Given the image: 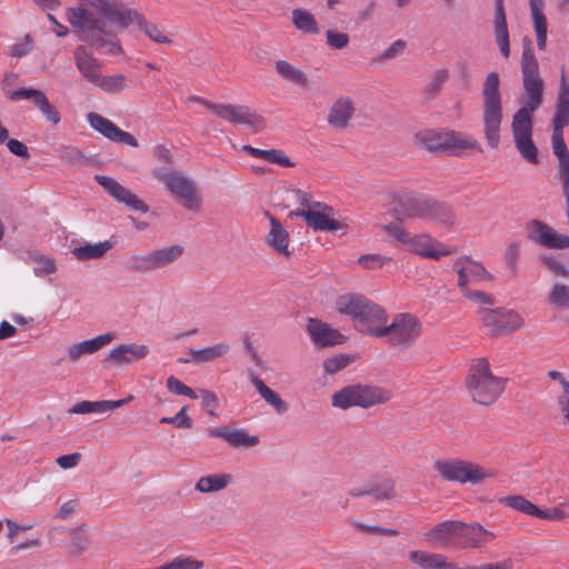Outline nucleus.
I'll use <instances>...</instances> for the list:
<instances>
[{"mask_svg":"<svg viewBox=\"0 0 569 569\" xmlns=\"http://www.w3.org/2000/svg\"><path fill=\"white\" fill-rule=\"evenodd\" d=\"M98 13L79 7L69 8L68 21L81 41L100 54L119 56L123 49L116 29L129 18L130 7L122 0H88Z\"/></svg>","mask_w":569,"mask_h":569,"instance_id":"obj_1","label":"nucleus"},{"mask_svg":"<svg viewBox=\"0 0 569 569\" xmlns=\"http://www.w3.org/2000/svg\"><path fill=\"white\" fill-rule=\"evenodd\" d=\"M336 307L340 313L349 316L357 322L361 330L376 338H379L388 321L386 310L361 295L340 296L336 301Z\"/></svg>","mask_w":569,"mask_h":569,"instance_id":"obj_2","label":"nucleus"},{"mask_svg":"<svg viewBox=\"0 0 569 569\" xmlns=\"http://www.w3.org/2000/svg\"><path fill=\"white\" fill-rule=\"evenodd\" d=\"M466 389L473 402L491 406L502 395L505 380L492 373L487 358H477L469 367Z\"/></svg>","mask_w":569,"mask_h":569,"instance_id":"obj_3","label":"nucleus"},{"mask_svg":"<svg viewBox=\"0 0 569 569\" xmlns=\"http://www.w3.org/2000/svg\"><path fill=\"white\" fill-rule=\"evenodd\" d=\"M481 97L483 134L489 147L495 149L500 143V126L503 117L498 72L492 71L487 74L482 83Z\"/></svg>","mask_w":569,"mask_h":569,"instance_id":"obj_4","label":"nucleus"},{"mask_svg":"<svg viewBox=\"0 0 569 569\" xmlns=\"http://www.w3.org/2000/svg\"><path fill=\"white\" fill-rule=\"evenodd\" d=\"M392 391L379 386L349 385L332 395L333 407L347 410L351 407L370 408L392 399Z\"/></svg>","mask_w":569,"mask_h":569,"instance_id":"obj_5","label":"nucleus"},{"mask_svg":"<svg viewBox=\"0 0 569 569\" xmlns=\"http://www.w3.org/2000/svg\"><path fill=\"white\" fill-rule=\"evenodd\" d=\"M432 469L447 482L480 485L492 477L485 467L460 458H442L432 462Z\"/></svg>","mask_w":569,"mask_h":569,"instance_id":"obj_6","label":"nucleus"},{"mask_svg":"<svg viewBox=\"0 0 569 569\" xmlns=\"http://www.w3.org/2000/svg\"><path fill=\"white\" fill-rule=\"evenodd\" d=\"M421 331L419 318L405 312L396 315L390 323L387 321L379 338H385L392 348L406 351L416 345Z\"/></svg>","mask_w":569,"mask_h":569,"instance_id":"obj_7","label":"nucleus"},{"mask_svg":"<svg viewBox=\"0 0 569 569\" xmlns=\"http://www.w3.org/2000/svg\"><path fill=\"white\" fill-rule=\"evenodd\" d=\"M152 176L163 183L167 191L180 199L186 209L197 211L200 208L201 197L196 183L183 172L162 167L153 169Z\"/></svg>","mask_w":569,"mask_h":569,"instance_id":"obj_8","label":"nucleus"},{"mask_svg":"<svg viewBox=\"0 0 569 569\" xmlns=\"http://www.w3.org/2000/svg\"><path fill=\"white\" fill-rule=\"evenodd\" d=\"M188 101L200 103L211 110L217 117L229 121L230 123L246 124L254 131H261L266 127L264 119L256 111L243 104L214 103L198 96H190Z\"/></svg>","mask_w":569,"mask_h":569,"instance_id":"obj_9","label":"nucleus"},{"mask_svg":"<svg viewBox=\"0 0 569 569\" xmlns=\"http://www.w3.org/2000/svg\"><path fill=\"white\" fill-rule=\"evenodd\" d=\"M522 82L527 101L530 110H537L542 103L543 80L539 74L538 61L535 57L531 40L523 39V51L521 57Z\"/></svg>","mask_w":569,"mask_h":569,"instance_id":"obj_10","label":"nucleus"},{"mask_svg":"<svg viewBox=\"0 0 569 569\" xmlns=\"http://www.w3.org/2000/svg\"><path fill=\"white\" fill-rule=\"evenodd\" d=\"M416 140L425 149L433 152L449 151L451 149H477L482 152L481 147L477 140L466 138L461 133L446 130H423L416 134Z\"/></svg>","mask_w":569,"mask_h":569,"instance_id":"obj_11","label":"nucleus"},{"mask_svg":"<svg viewBox=\"0 0 569 569\" xmlns=\"http://www.w3.org/2000/svg\"><path fill=\"white\" fill-rule=\"evenodd\" d=\"M295 214L303 218L307 226L316 231H342V234L348 231V224L336 219V210L325 202H312L309 209L298 210Z\"/></svg>","mask_w":569,"mask_h":569,"instance_id":"obj_12","label":"nucleus"},{"mask_svg":"<svg viewBox=\"0 0 569 569\" xmlns=\"http://www.w3.org/2000/svg\"><path fill=\"white\" fill-rule=\"evenodd\" d=\"M479 313L483 326L492 336L509 333L523 326L521 316L512 310L481 309Z\"/></svg>","mask_w":569,"mask_h":569,"instance_id":"obj_13","label":"nucleus"},{"mask_svg":"<svg viewBox=\"0 0 569 569\" xmlns=\"http://www.w3.org/2000/svg\"><path fill=\"white\" fill-rule=\"evenodd\" d=\"M527 238L543 248L567 249L569 236L559 233L551 226L539 219H531L525 226Z\"/></svg>","mask_w":569,"mask_h":569,"instance_id":"obj_14","label":"nucleus"},{"mask_svg":"<svg viewBox=\"0 0 569 569\" xmlns=\"http://www.w3.org/2000/svg\"><path fill=\"white\" fill-rule=\"evenodd\" d=\"M409 247L415 254L431 260H440L442 257L457 252L456 247L446 246L428 233L413 236Z\"/></svg>","mask_w":569,"mask_h":569,"instance_id":"obj_15","label":"nucleus"},{"mask_svg":"<svg viewBox=\"0 0 569 569\" xmlns=\"http://www.w3.org/2000/svg\"><path fill=\"white\" fill-rule=\"evenodd\" d=\"M453 269L458 273V287L460 290L468 288V284L477 283L480 281H491L492 276L486 268L469 257H459L453 264Z\"/></svg>","mask_w":569,"mask_h":569,"instance_id":"obj_16","label":"nucleus"},{"mask_svg":"<svg viewBox=\"0 0 569 569\" xmlns=\"http://www.w3.org/2000/svg\"><path fill=\"white\" fill-rule=\"evenodd\" d=\"M94 179L118 202L124 203L127 207L136 211H149L148 204H146L141 199L138 198L137 194L132 193L129 189L121 186L116 179L101 174H97Z\"/></svg>","mask_w":569,"mask_h":569,"instance_id":"obj_17","label":"nucleus"},{"mask_svg":"<svg viewBox=\"0 0 569 569\" xmlns=\"http://www.w3.org/2000/svg\"><path fill=\"white\" fill-rule=\"evenodd\" d=\"M495 538V533L485 529L480 523L459 521L453 546L461 548H480Z\"/></svg>","mask_w":569,"mask_h":569,"instance_id":"obj_18","label":"nucleus"},{"mask_svg":"<svg viewBox=\"0 0 569 569\" xmlns=\"http://www.w3.org/2000/svg\"><path fill=\"white\" fill-rule=\"evenodd\" d=\"M90 126L107 139L113 142L127 144L133 148L139 147L138 140L129 132L121 130L112 121L99 113L90 112L88 114Z\"/></svg>","mask_w":569,"mask_h":569,"instance_id":"obj_19","label":"nucleus"},{"mask_svg":"<svg viewBox=\"0 0 569 569\" xmlns=\"http://www.w3.org/2000/svg\"><path fill=\"white\" fill-rule=\"evenodd\" d=\"M150 350L147 345L122 343L112 348L103 359V363L114 365L118 367L128 366L134 361L144 359Z\"/></svg>","mask_w":569,"mask_h":569,"instance_id":"obj_20","label":"nucleus"},{"mask_svg":"<svg viewBox=\"0 0 569 569\" xmlns=\"http://www.w3.org/2000/svg\"><path fill=\"white\" fill-rule=\"evenodd\" d=\"M307 331L315 345L319 347L336 346L345 340L342 333L316 318L308 319Z\"/></svg>","mask_w":569,"mask_h":569,"instance_id":"obj_21","label":"nucleus"},{"mask_svg":"<svg viewBox=\"0 0 569 569\" xmlns=\"http://www.w3.org/2000/svg\"><path fill=\"white\" fill-rule=\"evenodd\" d=\"M207 433L224 440L232 448H252L259 443V437L249 435L246 429L212 428Z\"/></svg>","mask_w":569,"mask_h":569,"instance_id":"obj_22","label":"nucleus"},{"mask_svg":"<svg viewBox=\"0 0 569 569\" xmlns=\"http://www.w3.org/2000/svg\"><path fill=\"white\" fill-rule=\"evenodd\" d=\"M131 23H137L139 29L156 43H171V40L152 22H148L137 10L130 8L129 18L121 21L116 29L117 34L124 31Z\"/></svg>","mask_w":569,"mask_h":569,"instance_id":"obj_23","label":"nucleus"},{"mask_svg":"<svg viewBox=\"0 0 569 569\" xmlns=\"http://www.w3.org/2000/svg\"><path fill=\"white\" fill-rule=\"evenodd\" d=\"M430 198L418 193H403L398 198V208L406 218H427Z\"/></svg>","mask_w":569,"mask_h":569,"instance_id":"obj_24","label":"nucleus"},{"mask_svg":"<svg viewBox=\"0 0 569 569\" xmlns=\"http://www.w3.org/2000/svg\"><path fill=\"white\" fill-rule=\"evenodd\" d=\"M73 58L79 72L89 83H92L103 66L102 62L93 57L84 46H78L74 49Z\"/></svg>","mask_w":569,"mask_h":569,"instance_id":"obj_25","label":"nucleus"},{"mask_svg":"<svg viewBox=\"0 0 569 569\" xmlns=\"http://www.w3.org/2000/svg\"><path fill=\"white\" fill-rule=\"evenodd\" d=\"M270 220V230L267 236L266 242L279 256L289 259L291 252L289 250V233L278 219L267 213Z\"/></svg>","mask_w":569,"mask_h":569,"instance_id":"obj_26","label":"nucleus"},{"mask_svg":"<svg viewBox=\"0 0 569 569\" xmlns=\"http://www.w3.org/2000/svg\"><path fill=\"white\" fill-rule=\"evenodd\" d=\"M116 339V333L107 332L92 339L73 343L68 349V357L71 361H77L81 356L94 353L102 347L109 345Z\"/></svg>","mask_w":569,"mask_h":569,"instance_id":"obj_27","label":"nucleus"},{"mask_svg":"<svg viewBox=\"0 0 569 569\" xmlns=\"http://www.w3.org/2000/svg\"><path fill=\"white\" fill-rule=\"evenodd\" d=\"M353 114L352 100L349 97H341L332 104L328 114V123L336 129H345Z\"/></svg>","mask_w":569,"mask_h":569,"instance_id":"obj_28","label":"nucleus"},{"mask_svg":"<svg viewBox=\"0 0 569 569\" xmlns=\"http://www.w3.org/2000/svg\"><path fill=\"white\" fill-rule=\"evenodd\" d=\"M132 396H129L126 399L120 400H100V401H88L83 400L74 406H72L69 409V413L71 415H86V413H92V412H107L114 410L117 408L122 407L123 405L128 403L130 400H132Z\"/></svg>","mask_w":569,"mask_h":569,"instance_id":"obj_29","label":"nucleus"},{"mask_svg":"<svg viewBox=\"0 0 569 569\" xmlns=\"http://www.w3.org/2000/svg\"><path fill=\"white\" fill-rule=\"evenodd\" d=\"M567 126H569V84L565 74H562L556 102V112L552 119V127L563 129Z\"/></svg>","mask_w":569,"mask_h":569,"instance_id":"obj_30","label":"nucleus"},{"mask_svg":"<svg viewBox=\"0 0 569 569\" xmlns=\"http://www.w3.org/2000/svg\"><path fill=\"white\" fill-rule=\"evenodd\" d=\"M410 561L421 569H455L453 562L440 553H430L427 551H410L408 553Z\"/></svg>","mask_w":569,"mask_h":569,"instance_id":"obj_31","label":"nucleus"},{"mask_svg":"<svg viewBox=\"0 0 569 569\" xmlns=\"http://www.w3.org/2000/svg\"><path fill=\"white\" fill-rule=\"evenodd\" d=\"M457 528H459V521L457 520H447L440 522L425 533V539L427 541L439 542L447 547L453 546Z\"/></svg>","mask_w":569,"mask_h":569,"instance_id":"obj_32","label":"nucleus"},{"mask_svg":"<svg viewBox=\"0 0 569 569\" xmlns=\"http://www.w3.org/2000/svg\"><path fill=\"white\" fill-rule=\"evenodd\" d=\"M232 480V476L229 473L203 476L197 481L194 490L201 493L218 492L227 488Z\"/></svg>","mask_w":569,"mask_h":569,"instance_id":"obj_33","label":"nucleus"},{"mask_svg":"<svg viewBox=\"0 0 569 569\" xmlns=\"http://www.w3.org/2000/svg\"><path fill=\"white\" fill-rule=\"evenodd\" d=\"M250 381L256 387L257 391L263 398V400L273 407V409L279 415L286 413L288 411V403L282 400L276 391L270 389L259 377L251 375Z\"/></svg>","mask_w":569,"mask_h":569,"instance_id":"obj_34","label":"nucleus"},{"mask_svg":"<svg viewBox=\"0 0 569 569\" xmlns=\"http://www.w3.org/2000/svg\"><path fill=\"white\" fill-rule=\"evenodd\" d=\"M426 219L433 220L445 226H453L456 223L453 209L446 202L438 201L432 198H430L428 204Z\"/></svg>","mask_w":569,"mask_h":569,"instance_id":"obj_35","label":"nucleus"},{"mask_svg":"<svg viewBox=\"0 0 569 569\" xmlns=\"http://www.w3.org/2000/svg\"><path fill=\"white\" fill-rule=\"evenodd\" d=\"M536 110H530L529 106H521L512 117L511 129L513 139L525 136H531L532 133V118L531 113Z\"/></svg>","mask_w":569,"mask_h":569,"instance_id":"obj_36","label":"nucleus"},{"mask_svg":"<svg viewBox=\"0 0 569 569\" xmlns=\"http://www.w3.org/2000/svg\"><path fill=\"white\" fill-rule=\"evenodd\" d=\"M182 253L183 248L180 244H172L162 249L153 250L149 252V256L153 269L157 270L171 264L178 260Z\"/></svg>","mask_w":569,"mask_h":569,"instance_id":"obj_37","label":"nucleus"},{"mask_svg":"<svg viewBox=\"0 0 569 569\" xmlns=\"http://www.w3.org/2000/svg\"><path fill=\"white\" fill-rule=\"evenodd\" d=\"M70 548L69 555L71 557H79L87 551L92 542L91 535L88 532L86 526H79L69 530Z\"/></svg>","mask_w":569,"mask_h":569,"instance_id":"obj_38","label":"nucleus"},{"mask_svg":"<svg viewBox=\"0 0 569 569\" xmlns=\"http://www.w3.org/2000/svg\"><path fill=\"white\" fill-rule=\"evenodd\" d=\"M112 243L109 240L98 243H87L72 250L73 256L81 261L99 259L103 257L110 249Z\"/></svg>","mask_w":569,"mask_h":569,"instance_id":"obj_39","label":"nucleus"},{"mask_svg":"<svg viewBox=\"0 0 569 569\" xmlns=\"http://www.w3.org/2000/svg\"><path fill=\"white\" fill-rule=\"evenodd\" d=\"M274 69L280 77L289 82L300 87H306L308 84L307 74L286 60H278L274 63Z\"/></svg>","mask_w":569,"mask_h":569,"instance_id":"obj_40","label":"nucleus"},{"mask_svg":"<svg viewBox=\"0 0 569 569\" xmlns=\"http://www.w3.org/2000/svg\"><path fill=\"white\" fill-rule=\"evenodd\" d=\"M92 84L108 93L120 92L128 87L127 77L122 73L113 76H103L99 73Z\"/></svg>","mask_w":569,"mask_h":569,"instance_id":"obj_41","label":"nucleus"},{"mask_svg":"<svg viewBox=\"0 0 569 569\" xmlns=\"http://www.w3.org/2000/svg\"><path fill=\"white\" fill-rule=\"evenodd\" d=\"M229 351L227 343H217L199 350L190 349L191 361L203 363L224 356Z\"/></svg>","mask_w":569,"mask_h":569,"instance_id":"obj_42","label":"nucleus"},{"mask_svg":"<svg viewBox=\"0 0 569 569\" xmlns=\"http://www.w3.org/2000/svg\"><path fill=\"white\" fill-rule=\"evenodd\" d=\"M369 492L377 500H391L397 497L396 482L391 478H383L369 483Z\"/></svg>","mask_w":569,"mask_h":569,"instance_id":"obj_43","label":"nucleus"},{"mask_svg":"<svg viewBox=\"0 0 569 569\" xmlns=\"http://www.w3.org/2000/svg\"><path fill=\"white\" fill-rule=\"evenodd\" d=\"M499 502L528 516L537 517V512H539L538 506L520 495L502 497Z\"/></svg>","mask_w":569,"mask_h":569,"instance_id":"obj_44","label":"nucleus"},{"mask_svg":"<svg viewBox=\"0 0 569 569\" xmlns=\"http://www.w3.org/2000/svg\"><path fill=\"white\" fill-rule=\"evenodd\" d=\"M292 23L301 32L307 34H317L319 32L318 23L313 16L301 9L292 11Z\"/></svg>","mask_w":569,"mask_h":569,"instance_id":"obj_45","label":"nucleus"},{"mask_svg":"<svg viewBox=\"0 0 569 569\" xmlns=\"http://www.w3.org/2000/svg\"><path fill=\"white\" fill-rule=\"evenodd\" d=\"M553 153L559 159V170H569V152L563 140V129L553 128L552 132Z\"/></svg>","mask_w":569,"mask_h":569,"instance_id":"obj_46","label":"nucleus"},{"mask_svg":"<svg viewBox=\"0 0 569 569\" xmlns=\"http://www.w3.org/2000/svg\"><path fill=\"white\" fill-rule=\"evenodd\" d=\"M515 144L520 154L530 163L538 162V150L531 136L519 137L515 139Z\"/></svg>","mask_w":569,"mask_h":569,"instance_id":"obj_47","label":"nucleus"},{"mask_svg":"<svg viewBox=\"0 0 569 569\" xmlns=\"http://www.w3.org/2000/svg\"><path fill=\"white\" fill-rule=\"evenodd\" d=\"M358 262L366 270H376L393 262V259L379 253H366L358 258Z\"/></svg>","mask_w":569,"mask_h":569,"instance_id":"obj_48","label":"nucleus"},{"mask_svg":"<svg viewBox=\"0 0 569 569\" xmlns=\"http://www.w3.org/2000/svg\"><path fill=\"white\" fill-rule=\"evenodd\" d=\"M548 301L560 309L569 308V288L565 284H555L548 296Z\"/></svg>","mask_w":569,"mask_h":569,"instance_id":"obj_49","label":"nucleus"},{"mask_svg":"<svg viewBox=\"0 0 569 569\" xmlns=\"http://www.w3.org/2000/svg\"><path fill=\"white\" fill-rule=\"evenodd\" d=\"M449 79V71L447 69H439L437 70L431 81L426 86L425 92L430 97L435 98L440 91L442 86L447 82Z\"/></svg>","mask_w":569,"mask_h":569,"instance_id":"obj_50","label":"nucleus"},{"mask_svg":"<svg viewBox=\"0 0 569 569\" xmlns=\"http://www.w3.org/2000/svg\"><path fill=\"white\" fill-rule=\"evenodd\" d=\"M533 28L537 34V46L545 50L547 43V18L543 13L531 14Z\"/></svg>","mask_w":569,"mask_h":569,"instance_id":"obj_51","label":"nucleus"},{"mask_svg":"<svg viewBox=\"0 0 569 569\" xmlns=\"http://www.w3.org/2000/svg\"><path fill=\"white\" fill-rule=\"evenodd\" d=\"M128 269L130 271L146 273L153 271L152 262L150 261V256L148 254H134L130 257L128 261Z\"/></svg>","mask_w":569,"mask_h":569,"instance_id":"obj_52","label":"nucleus"},{"mask_svg":"<svg viewBox=\"0 0 569 569\" xmlns=\"http://www.w3.org/2000/svg\"><path fill=\"white\" fill-rule=\"evenodd\" d=\"M160 569H202L203 562L191 557H177L172 561L159 567Z\"/></svg>","mask_w":569,"mask_h":569,"instance_id":"obj_53","label":"nucleus"},{"mask_svg":"<svg viewBox=\"0 0 569 569\" xmlns=\"http://www.w3.org/2000/svg\"><path fill=\"white\" fill-rule=\"evenodd\" d=\"M36 107L52 124H58L60 122V112L53 106H51L46 94H43L40 100L36 101Z\"/></svg>","mask_w":569,"mask_h":569,"instance_id":"obj_54","label":"nucleus"},{"mask_svg":"<svg viewBox=\"0 0 569 569\" xmlns=\"http://www.w3.org/2000/svg\"><path fill=\"white\" fill-rule=\"evenodd\" d=\"M167 388L170 392L179 396H186L190 399H197V393L194 390H192L190 387L181 382L179 379H177L173 376H170L167 379Z\"/></svg>","mask_w":569,"mask_h":569,"instance_id":"obj_55","label":"nucleus"},{"mask_svg":"<svg viewBox=\"0 0 569 569\" xmlns=\"http://www.w3.org/2000/svg\"><path fill=\"white\" fill-rule=\"evenodd\" d=\"M350 361L351 358L348 355L335 356L325 360L323 369L327 373L333 375L346 368Z\"/></svg>","mask_w":569,"mask_h":569,"instance_id":"obj_56","label":"nucleus"},{"mask_svg":"<svg viewBox=\"0 0 569 569\" xmlns=\"http://www.w3.org/2000/svg\"><path fill=\"white\" fill-rule=\"evenodd\" d=\"M520 257V244L518 242H512L508 246L505 252V259L507 266L512 274V277L518 273V260Z\"/></svg>","mask_w":569,"mask_h":569,"instance_id":"obj_57","label":"nucleus"},{"mask_svg":"<svg viewBox=\"0 0 569 569\" xmlns=\"http://www.w3.org/2000/svg\"><path fill=\"white\" fill-rule=\"evenodd\" d=\"M263 160L279 164L283 168H292L295 167V162L290 160L289 157L284 154V152L280 149H269L266 150Z\"/></svg>","mask_w":569,"mask_h":569,"instance_id":"obj_58","label":"nucleus"},{"mask_svg":"<svg viewBox=\"0 0 569 569\" xmlns=\"http://www.w3.org/2000/svg\"><path fill=\"white\" fill-rule=\"evenodd\" d=\"M187 407H182L181 410L174 417H163L160 419V423L176 425L179 428L190 429L193 425L192 419L187 416Z\"/></svg>","mask_w":569,"mask_h":569,"instance_id":"obj_59","label":"nucleus"},{"mask_svg":"<svg viewBox=\"0 0 569 569\" xmlns=\"http://www.w3.org/2000/svg\"><path fill=\"white\" fill-rule=\"evenodd\" d=\"M33 48V40L29 34H26L22 40L16 42L10 47L9 56L14 58H22L28 54Z\"/></svg>","mask_w":569,"mask_h":569,"instance_id":"obj_60","label":"nucleus"},{"mask_svg":"<svg viewBox=\"0 0 569 569\" xmlns=\"http://www.w3.org/2000/svg\"><path fill=\"white\" fill-rule=\"evenodd\" d=\"M355 528H357L360 532L369 533V535H385V536H398L399 531L393 528H385L381 526H372L363 522H355Z\"/></svg>","mask_w":569,"mask_h":569,"instance_id":"obj_61","label":"nucleus"},{"mask_svg":"<svg viewBox=\"0 0 569 569\" xmlns=\"http://www.w3.org/2000/svg\"><path fill=\"white\" fill-rule=\"evenodd\" d=\"M539 260L557 276L567 277L569 273L568 269L555 256L540 254Z\"/></svg>","mask_w":569,"mask_h":569,"instance_id":"obj_62","label":"nucleus"},{"mask_svg":"<svg viewBox=\"0 0 569 569\" xmlns=\"http://www.w3.org/2000/svg\"><path fill=\"white\" fill-rule=\"evenodd\" d=\"M327 43L330 48L340 50L348 46L349 36L345 32H337L335 30H328L326 32Z\"/></svg>","mask_w":569,"mask_h":569,"instance_id":"obj_63","label":"nucleus"},{"mask_svg":"<svg viewBox=\"0 0 569 569\" xmlns=\"http://www.w3.org/2000/svg\"><path fill=\"white\" fill-rule=\"evenodd\" d=\"M33 260L38 263L34 268L36 276H46L56 272L57 268L54 260L44 256H37Z\"/></svg>","mask_w":569,"mask_h":569,"instance_id":"obj_64","label":"nucleus"}]
</instances>
